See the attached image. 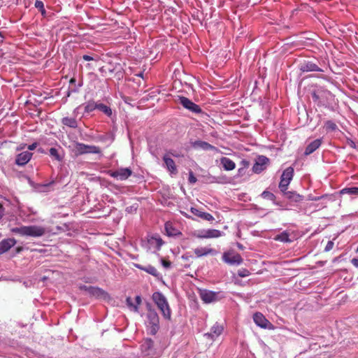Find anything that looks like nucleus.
<instances>
[{
  "instance_id": "1",
  "label": "nucleus",
  "mask_w": 358,
  "mask_h": 358,
  "mask_svg": "<svg viewBox=\"0 0 358 358\" xmlns=\"http://www.w3.org/2000/svg\"><path fill=\"white\" fill-rule=\"evenodd\" d=\"M10 231L13 234H18L21 236H30L34 238L41 237L46 232L44 227L37 225L13 227Z\"/></svg>"
},
{
  "instance_id": "2",
  "label": "nucleus",
  "mask_w": 358,
  "mask_h": 358,
  "mask_svg": "<svg viewBox=\"0 0 358 358\" xmlns=\"http://www.w3.org/2000/svg\"><path fill=\"white\" fill-rule=\"evenodd\" d=\"M152 300L157 305V308L161 310L163 316L166 319H170L171 312L165 296L159 292H156L152 294Z\"/></svg>"
},
{
  "instance_id": "3",
  "label": "nucleus",
  "mask_w": 358,
  "mask_h": 358,
  "mask_svg": "<svg viewBox=\"0 0 358 358\" xmlns=\"http://www.w3.org/2000/svg\"><path fill=\"white\" fill-rule=\"evenodd\" d=\"M164 242L159 236L155 235L149 236L146 240L141 242L142 247L148 252H156L159 250Z\"/></svg>"
},
{
  "instance_id": "4",
  "label": "nucleus",
  "mask_w": 358,
  "mask_h": 358,
  "mask_svg": "<svg viewBox=\"0 0 358 358\" xmlns=\"http://www.w3.org/2000/svg\"><path fill=\"white\" fill-rule=\"evenodd\" d=\"M294 176V168L289 166L283 172L280 178V182L279 183L280 189L285 192L287 189L288 185Z\"/></svg>"
},
{
  "instance_id": "5",
  "label": "nucleus",
  "mask_w": 358,
  "mask_h": 358,
  "mask_svg": "<svg viewBox=\"0 0 358 358\" xmlns=\"http://www.w3.org/2000/svg\"><path fill=\"white\" fill-rule=\"evenodd\" d=\"M222 260L229 265H240L243 262L241 256L233 250L224 252Z\"/></svg>"
},
{
  "instance_id": "6",
  "label": "nucleus",
  "mask_w": 358,
  "mask_h": 358,
  "mask_svg": "<svg viewBox=\"0 0 358 358\" xmlns=\"http://www.w3.org/2000/svg\"><path fill=\"white\" fill-rule=\"evenodd\" d=\"M80 289L85 290L90 295L98 299H106L109 298L108 294L99 287L84 285L80 287Z\"/></svg>"
},
{
  "instance_id": "7",
  "label": "nucleus",
  "mask_w": 358,
  "mask_h": 358,
  "mask_svg": "<svg viewBox=\"0 0 358 358\" xmlns=\"http://www.w3.org/2000/svg\"><path fill=\"white\" fill-rule=\"evenodd\" d=\"M220 292H215L207 289L199 290L200 298L206 303H210L218 301L220 299Z\"/></svg>"
},
{
  "instance_id": "8",
  "label": "nucleus",
  "mask_w": 358,
  "mask_h": 358,
  "mask_svg": "<svg viewBox=\"0 0 358 358\" xmlns=\"http://www.w3.org/2000/svg\"><path fill=\"white\" fill-rule=\"evenodd\" d=\"M255 323L264 329H271L273 328V324L260 313H256L253 315Z\"/></svg>"
},
{
  "instance_id": "9",
  "label": "nucleus",
  "mask_w": 358,
  "mask_h": 358,
  "mask_svg": "<svg viewBox=\"0 0 358 358\" xmlns=\"http://www.w3.org/2000/svg\"><path fill=\"white\" fill-rule=\"evenodd\" d=\"M179 103L185 108L195 113H199L201 112L200 107L196 103H193L190 99L185 96H179L178 98Z\"/></svg>"
},
{
  "instance_id": "10",
  "label": "nucleus",
  "mask_w": 358,
  "mask_h": 358,
  "mask_svg": "<svg viewBox=\"0 0 358 358\" xmlns=\"http://www.w3.org/2000/svg\"><path fill=\"white\" fill-rule=\"evenodd\" d=\"M132 173L129 168H120L115 171H110L109 175L120 180H127Z\"/></svg>"
},
{
  "instance_id": "11",
  "label": "nucleus",
  "mask_w": 358,
  "mask_h": 358,
  "mask_svg": "<svg viewBox=\"0 0 358 358\" xmlns=\"http://www.w3.org/2000/svg\"><path fill=\"white\" fill-rule=\"evenodd\" d=\"M268 162V159L266 157L263 155L259 156L252 167L253 171L256 173L262 172L266 169Z\"/></svg>"
},
{
  "instance_id": "12",
  "label": "nucleus",
  "mask_w": 358,
  "mask_h": 358,
  "mask_svg": "<svg viewBox=\"0 0 358 358\" xmlns=\"http://www.w3.org/2000/svg\"><path fill=\"white\" fill-rule=\"evenodd\" d=\"M141 351L144 356L150 357L153 355L154 348H153V341L150 338H146L144 340L141 346Z\"/></svg>"
},
{
  "instance_id": "13",
  "label": "nucleus",
  "mask_w": 358,
  "mask_h": 358,
  "mask_svg": "<svg viewBox=\"0 0 358 358\" xmlns=\"http://www.w3.org/2000/svg\"><path fill=\"white\" fill-rule=\"evenodd\" d=\"M224 330V327L222 324L215 323L210 329V331L205 334V336L210 338L212 340H215L219 336L221 335Z\"/></svg>"
},
{
  "instance_id": "14",
  "label": "nucleus",
  "mask_w": 358,
  "mask_h": 358,
  "mask_svg": "<svg viewBox=\"0 0 358 358\" xmlns=\"http://www.w3.org/2000/svg\"><path fill=\"white\" fill-rule=\"evenodd\" d=\"M32 157V153L29 151H24L16 156L15 163L19 166H24L27 164Z\"/></svg>"
},
{
  "instance_id": "15",
  "label": "nucleus",
  "mask_w": 358,
  "mask_h": 358,
  "mask_svg": "<svg viewBox=\"0 0 358 358\" xmlns=\"http://www.w3.org/2000/svg\"><path fill=\"white\" fill-rule=\"evenodd\" d=\"M16 244L14 238L3 239L0 242V255L8 251L12 247Z\"/></svg>"
},
{
  "instance_id": "16",
  "label": "nucleus",
  "mask_w": 358,
  "mask_h": 358,
  "mask_svg": "<svg viewBox=\"0 0 358 358\" xmlns=\"http://www.w3.org/2000/svg\"><path fill=\"white\" fill-rule=\"evenodd\" d=\"M194 253L197 257H201L203 256H206L208 255H217V251L213 248L203 247V248H197L194 250Z\"/></svg>"
},
{
  "instance_id": "17",
  "label": "nucleus",
  "mask_w": 358,
  "mask_h": 358,
  "mask_svg": "<svg viewBox=\"0 0 358 358\" xmlns=\"http://www.w3.org/2000/svg\"><path fill=\"white\" fill-rule=\"evenodd\" d=\"M163 161L164 162L165 166L168 169V171L171 174H176L177 173V169L176 166L175 164L174 161L169 156V155H165L163 157Z\"/></svg>"
},
{
  "instance_id": "18",
  "label": "nucleus",
  "mask_w": 358,
  "mask_h": 358,
  "mask_svg": "<svg viewBox=\"0 0 358 358\" xmlns=\"http://www.w3.org/2000/svg\"><path fill=\"white\" fill-rule=\"evenodd\" d=\"M192 145L194 148H199L202 149L203 150H214L216 149V148L208 143L203 141H196L192 143Z\"/></svg>"
},
{
  "instance_id": "19",
  "label": "nucleus",
  "mask_w": 358,
  "mask_h": 358,
  "mask_svg": "<svg viewBox=\"0 0 358 358\" xmlns=\"http://www.w3.org/2000/svg\"><path fill=\"white\" fill-rule=\"evenodd\" d=\"M300 70L303 72L322 71V70L317 65L311 62L302 64L300 66Z\"/></svg>"
},
{
  "instance_id": "20",
  "label": "nucleus",
  "mask_w": 358,
  "mask_h": 358,
  "mask_svg": "<svg viewBox=\"0 0 358 358\" xmlns=\"http://www.w3.org/2000/svg\"><path fill=\"white\" fill-rule=\"evenodd\" d=\"M321 143H322L321 138L315 139L313 141H312L311 143H310L306 148V150L304 152L305 155H309L311 153H313L321 145Z\"/></svg>"
},
{
  "instance_id": "21",
  "label": "nucleus",
  "mask_w": 358,
  "mask_h": 358,
  "mask_svg": "<svg viewBox=\"0 0 358 358\" xmlns=\"http://www.w3.org/2000/svg\"><path fill=\"white\" fill-rule=\"evenodd\" d=\"M222 233L220 231L217 229H208L202 231V234L199 236L201 238H217L221 236Z\"/></svg>"
},
{
  "instance_id": "22",
  "label": "nucleus",
  "mask_w": 358,
  "mask_h": 358,
  "mask_svg": "<svg viewBox=\"0 0 358 358\" xmlns=\"http://www.w3.org/2000/svg\"><path fill=\"white\" fill-rule=\"evenodd\" d=\"M220 163L226 171H231L236 168L235 163L231 159L226 157H222L220 159Z\"/></svg>"
},
{
  "instance_id": "23",
  "label": "nucleus",
  "mask_w": 358,
  "mask_h": 358,
  "mask_svg": "<svg viewBox=\"0 0 358 358\" xmlns=\"http://www.w3.org/2000/svg\"><path fill=\"white\" fill-rule=\"evenodd\" d=\"M291 233L288 231H285L280 234H278L275 236L274 240L280 241L282 243H291L292 242V238H290Z\"/></svg>"
},
{
  "instance_id": "24",
  "label": "nucleus",
  "mask_w": 358,
  "mask_h": 358,
  "mask_svg": "<svg viewBox=\"0 0 358 358\" xmlns=\"http://www.w3.org/2000/svg\"><path fill=\"white\" fill-rule=\"evenodd\" d=\"M62 123L71 128H76L78 127V122L74 117H65L62 118Z\"/></svg>"
},
{
  "instance_id": "25",
  "label": "nucleus",
  "mask_w": 358,
  "mask_h": 358,
  "mask_svg": "<svg viewBox=\"0 0 358 358\" xmlns=\"http://www.w3.org/2000/svg\"><path fill=\"white\" fill-rule=\"evenodd\" d=\"M96 109L101 111L108 117H111L113 114L112 109L109 106L101 103H98Z\"/></svg>"
},
{
  "instance_id": "26",
  "label": "nucleus",
  "mask_w": 358,
  "mask_h": 358,
  "mask_svg": "<svg viewBox=\"0 0 358 358\" xmlns=\"http://www.w3.org/2000/svg\"><path fill=\"white\" fill-rule=\"evenodd\" d=\"M135 266L136 268H138L141 270L145 271L148 273L151 274L154 276H157L158 274L157 270L152 266L150 265L146 267H143L139 264H136Z\"/></svg>"
},
{
  "instance_id": "27",
  "label": "nucleus",
  "mask_w": 358,
  "mask_h": 358,
  "mask_svg": "<svg viewBox=\"0 0 358 358\" xmlns=\"http://www.w3.org/2000/svg\"><path fill=\"white\" fill-rule=\"evenodd\" d=\"M149 324H159V317L156 312L150 311L148 314Z\"/></svg>"
},
{
  "instance_id": "28",
  "label": "nucleus",
  "mask_w": 358,
  "mask_h": 358,
  "mask_svg": "<svg viewBox=\"0 0 358 358\" xmlns=\"http://www.w3.org/2000/svg\"><path fill=\"white\" fill-rule=\"evenodd\" d=\"M97 104H98V103H95L93 101H90L85 103V112L90 113V112L94 110L97 108Z\"/></svg>"
},
{
  "instance_id": "29",
  "label": "nucleus",
  "mask_w": 358,
  "mask_h": 358,
  "mask_svg": "<svg viewBox=\"0 0 358 358\" xmlns=\"http://www.w3.org/2000/svg\"><path fill=\"white\" fill-rule=\"evenodd\" d=\"M127 305L129 307V308L134 312H138V306L135 303V302H133L132 299L130 297H127Z\"/></svg>"
},
{
  "instance_id": "30",
  "label": "nucleus",
  "mask_w": 358,
  "mask_h": 358,
  "mask_svg": "<svg viewBox=\"0 0 358 358\" xmlns=\"http://www.w3.org/2000/svg\"><path fill=\"white\" fill-rule=\"evenodd\" d=\"M341 194H358V187H352L344 188L341 191Z\"/></svg>"
},
{
  "instance_id": "31",
  "label": "nucleus",
  "mask_w": 358,
  "mask_h": 358,
  "mask_svg": "<svg viewBox=\"0 0 358 358\" xmlns=\"http://www.w3.org/2000/svg\"><path fill=\"white\" fill-rule=\"evenodd\" d=\"M287 197L295 202H299L302 200V196L298 194L292 192H286Z\"/></svg>"
},
{
  "instance_id": "32",
  "label": "nucleus",
  "mask_w": 358,
  "mask_h": 358,
  "mask_svg": "<svg viewBox=\"0 0 358 358\" xmlns=\"http://www.w3.org/2000/svg\"><path fill=\"white\" fill-rule=\"evenodd\" d=\"M49 152H50V156L54 157L57 161H61L62 160V157L59 155V154L58 153L57 149H56L55 148H51L50 149V150H49Z\"/></svg>"
},
{
  "instance_id": "33",
  "label": "nucleus",
  "mask_w": 358,
  "mask_h": 358,
  "mask_svg": "<svg viewBox=\"0 0 358 358\" xmlns=\"http://www.w3.org/2000/svg\"><path fill=\"white\" fill-rule=\"evenodd\" d=\"M324 127L327 131H335L337 129L336 124L330 120L325 122Z\"/></svg>"
},
{
  "instance_id": "34",
  "label": "nucleus",
  "mask_w": 358,
  "mask_h": 358,
  "mask_svg": "<svg viewBox=\"0 0 358 358\" xmlns=\"http://www.w3.org/2000/svg\"><path fill=\"white\" fill-rule=\"evenodd\" d=\"M101 152V149L94 145H87V153H94L99 154Z\"/></svg>"
},
{
  "instance_id": "35",
  "label": "nucleus",
  "mask_w": 358,
  "mask_h": 358,
  "mask_svg": "<svg viewBox=\"0 0 358 358\" xmlns=\"http://www.w3.org/2000/svg\"><path fill=\"white\" fill-rule=\"evenodd\" d=\"M87 145L83 143H77L76 145V149L80 154L87 153Z\"/></svg>"
},
{
  "instance_id": "36",
  "label": "nucleus",
  "mask_w": 358,
  "mask_h": 358,
  "mask_svg": "<svg viewBox=\"0 0 358 358\" xmlns=\"http://www.w3.org/2000/svg\"><path fill=\"white\" fill-rule=\"evenodd\" d=\"M165 229L166 231L167 234L170 236H175L176 234V231L174 229H173L171 224L169 223H166L165 224Z\"/></svg>"
},
{
  "instance_id": "37",
  "label": "nucleus",
  "mask_w": 358,
  "mask_h": 358,
  "mask_svg": "<svg viewBox=\"0 0 358 358\" xmlns=\"http://www.w3.org/2000/svg\"><path fill=\"white\" fill-rule=\"evenodd\" d=\"M199 216L208 221H211L214 220L213 215L208 213H201L199 215Z\"/></svg>"
},
{
  "instance_id": "38",
  "label": "nucleus",
  "mask_w": 358,
  "mask_h": 358,
  "mask_svg": "<svg viewBox=\"0 0 358 358\" xmlns=\"http://www.w3.org/2000/svg\"><path fill=\"white\" fill-rule=\"evenodd\" d=\"M238 275L241 278L247 277L250 275V271L248 269L241 268L238 271Z\"/></svg>"
},
{
  "instance_id": "39",
  "label": "nucleus",
  "mask_w": 358,
  "mask_h": 358,
  "mask_svg": "<svg viewBox=\"0 0 358 358\" xmlns=\"http://www.w3.org/2000/svg\"><path fill=\"white\" fill-rule=\"evenodd\" d=\"M35 6H36V8L40 9L41 10L42 13H43L45 12L44 4H43V1H41L40 0H36V1L35 3Z\"/></svg>"
},
{
  "instance_id": "40",
  "label": "nucleus",
  "mask_w": 358,
  "mask_h": 358,
  "mask_svg": "<svg viewBox=\"0 0 358 358\" xmlns=\"http://www.w3.org/2000/svg\"><path fill=\"white\" fill-rule=\"evenodd\" d=\"M150 334H155L157 333V331H158V329H159V324H150Z\"/></svg>"
},
{
  "instance_id": "41",
  "label": "nucleus",
  "mask_w": 358,
  "mask_h": 358,
  "mask_svg": "<svg viewBox=\"0 0 358 358\" xmlns=\"http://www.w3.org/2000/svg\"><path fill=\"white\" fill-rule=\"evenodd\" d=\"M188 180L189 182V183L191 184H194L196 182V177L194 176L193 174V172L192 171H189V178H188Z\"/></svg>"
},
{
  "instance_id": "42",
  "label": "nucleus",
  "mask_w": 358,
  "mask_h": 358,
  "mask_svg": "<svg viewBox=\"0 0 358 358\" xmlns=\"http://www.w3.org/2000/svg\"><path fill=\"white\" fill-rule=\"evenodd\" d=\"M333 247H334V243L332 241H328L324 250L328 252V251L331 250L333 248Z\"/></svg>"
},
{
  "instance_id": "43",
  "label": "nucleus",
  "mask_w": 358,
  "mask_h": 358,
  "mask_svg": "<svg viewBox=\"0 0 358 358\" xmlns=\"http://www.w3.org/2000/svg\"><path fill=\"white\" fill-rule=\"evenodd\" d=\"M167 155H172L173 157H180L182 156L180 154L178 153V152H175L173 150H170L168 152Z\"/></svg>"
},
{
  "instance_id": "44",
  "label": "nucleus",
  "mask_w": 358,
  "mask_h": 358,
  "mask_svg": "<svg viewBox=\"0 0 358 358\" xmlns=\"http://www.w3.org/2000/svg\"><path fill=\"white\" fill-rule=\"evenodd\" d=\"M162 264L163 266H164V267H165V268H169V267H170V266H171V262H169V261H166V260H164V259H162Z\"/></svg>"
},
{
  "instance_id": "45",
  "label": "nucleus",
  "mask_w": 358,
  "mask_h": 358,
  "mask_svg": "<svg viewBox=\"0 0 358 358\" xmlns=\"http://www.w3.org/2000/svg\"><path fill=\"white\" fill-rule=\"evenodd\" d=\"M264 197H269V198H272L273 196V194L270 193L269 192H266V191H264L262 194Z\"/></svg>"
},
{
  "instance_id": "46",
  "label": "nucleus",
  "mask_w": 358,
  "mask_h": 358,
  "mask_svg": "<svg viewBox=\"0 0 358 358\" xmlns=\"http://www.w3.org/2000/svg\"><path fill=\"white\" fill-rule=\"evenodd\" d=\"M37 145H38L37 143H34L29 145L28 146V150H35L36 148V147H37Z\"/></svg>"
},
{
  "instance_id": "47",
  "label": "nucleus",
  "mask_w": 358,
  "mask_h": 358,
  "mask_svg": "<svg viewBox=\"0 0 358 358\" xmlns=\"http://www.w3.org/2000/svg\"><path fill=\"white\" fill-rule=\"evenodd\" d=\"M83 58L84 60L85 61H91V60H94V58L90 55H85L83 56Z\"/></svg>"
},
{
  "instance_id": "48",
  "label": "nucleus",
  "mask_w": 358,
  "mask_h": 358,
  "mask_svg": "<svg viewBox=\"0 0 358 358\" xmlns=\"http://www.w3.org/2000/svg\"><path fill=\"white\" fill-rule=\"evenodd\" d=\"M351 262L355 267L358 268V259L353 258Z\"/></svg>"
},
{
  "instance_id": "49",
  "label": "nucleus",
  "mask_w": 358,
  "mask_h": 358,
  "mask_svg": "<svg viewBox=\"0 0 358 358\" xmlns=\"http://www.w3.org/2000/svg\"><path fill=\"white\" fill-rule=\"evenodd\" d=\"M141 303V299L140 296H136L135 299V303L139 306Z\"/></svg>"
},
{
  "instance_id": "50",
  "label": "nucleus",
  "mask_w": 358,
  "mask_h": 358,
  "mask_svg": "<svg viewBox=\"0 0 358 358\" xmlns=\"http://www.w3.org/2000/svg\"><path fill=\"white\" fill-rule=\"evenodd\" d=\"M4 215V208L3 206L0 203V219Z\"/></svg>"
},
{
  "instance_id": "51",
  "label": "nucleus",
  "mask_w": 358,
  "mask_h": 358,
  "mask_svg": "<svg viewBox=\"0 0 358 358\" xmlns=\"http://www.w3.org/2000/svg\"><path fill=\"white\" fill-rule=\"evenodd\" d=\"M191 211L192 213H194V215H199L201 213L199 212V210L194 208H191Z\"/></svg>"
},
{
  "instance_id": "52",
  "label": "nucleus",
  "mask_w": 358,
  "mask_h": 358,
  "mask_svg": "<svg viewBox=\"0 0 358 358\" xmlns=\"http://www.w3.org/2000/svg\"><path fill=\"white\" fill-rule=\"evenodd\" d=\"M312 96L314 101H317L319 99V96L317 94L316 92H313Z\"/></svg>"
},
{
  "instance_id": "53",
  "label": "nucleus",
  "mask_w": 358,
  "mask_h": 358,
  "mask_svg": "<svg viewBox=\"0 0 358 358\" xmlns=\"http://www.w3.org/2000/svg\"><path fill=\"white\" fill-rule=\"evenodd\" d=\"M324 196H314V197H312V198L310 199V200H312V201H318V200H320V199H322V198H324Z\"/></svg>"
},
{
  "instance_id": "54",
  "label": "nucleus",
  "mask_w": 358,
  "mask_h": 358,
  "mask_svg": "<svg viewBox=\"0 0 358 358\" xmlns=\"http://www.w3.org/2000/svg\"><path fill=\"white\" fill-rule=\"evenodd\" d=\"M242 164L245 166H248L249 165V162L245 161V160H243L242 161Z\"/></svg>"
},
{
  "instance_id": "55",
  "label": "nucleus",
  "mask_w": 358,
  "mask_h": 358,
  "mask_svg": "<svg viewBox=\"0 0 358 358\" xmlns=\"http://www.w3.org/2000/svg\"><path fill=\"white\" fill-rule=\"evenodd\" d=\"M137 76L143 78V73H138Z\"/></svg>"
},
{
  "instance_id": "56",
  "label": "nucleus",
  "mask_w": 358,
  "mask_h": 358,
  "mask_svg": "<svg viewBox=\"0 0 358 358\" xmlns=\"http://www.w3.org/2000/svg\"><path fill=\"white\" fill-rule=\"evenodd\" d=\"M74 82H75V79L74 78H71V83H74Z\"/></svg>"
},
{
  "instance_id": "57",
  "label": "nucleus",
  "mask_w": 358,
  "mask_h": 358,
  "mask_svg": "<svg viewBox=\"0 0 358 358\" xmlns=\"http://www.w3.org/2000/svg\"><path fill=\"white\" fill-rule=\"evenodd\" d=\"M238 248H242V246L240 244H238Z\"/></svg>"
},
{
  "instance_id": "58",
  "label": "nucleus",
  "mask_w": 358,
  "mask_h": 358,
  "mask_svg": "<svg viewBox=\"0 0 358 358\" xmlns=\"http://www.w3.org/2000/svg\"><path fill=\"white\" fill-rule=\"evenodd\" d=\"M20 250H21V249H20V248H18V249H17V252H20Z\"/></svg>"
},
{
  "instance_id": "59",
  "label": "nucleus",
  "mask_w": 358,
  "mask_h": 358,
  "mask_svg": "<svg viewBox=\"0 0 358 358\" xmlns=\"http://www.w3.org/2000/svg\"><path fill=\"white\" fill-rule=\"evenodd\" d=\"M357 252H358V247H357Z\"/></svg>"
}]
</instances>
